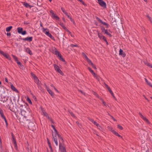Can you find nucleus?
<instances>
[{"label": "nucleus", "instance_id": "obj_28", "mask_svg": "<svg viewBox=\"0 0 152 152\" xmlns=\"http://www.w3.org/2000/svg\"><path fill=\"white\" fill-rule=\"evenodd\" d=\"M105 33L110 37H112L111 34L110 33L108 32L107 30H105Z\"/></svg>", "mask_w": 152, "mask_h": 152}, {"label": "nucleus", "instance_id": "obj_37", "mask_svg": "<svg viewBox=\"0 0 152 152\" xmlns=\"http://www.w3.org/2000/svg\"><path fill=\"white\" fill-rule=\"evenodd\" d=\"M96 19L100 23H101V22L102 21V20H101L99 18H98L97 17H96Z\"/></svg>", "mask_w": 152, "mask_h": 152}, {"label": "nucleus", "instance_id": "obj_18", "mask_svg": "<svg viewBox=\"0 0 152 152\" xmlns=\"http://www.w3.org/2000/svg\"><path fill=\"white\" fill-rule=\"evenodd\" d=\"M3 56L7 59L10 60L11 59V58L10 57L9 55L8 54L5 53Z\"/></svg>", "mask_w": 152, "mask_h": 152}, {"label": "nucleus", "instance_id": "obj_38", "mask_svg": "<svg viewBox=\"0 0 152 152\" xmlns=\"http://www.w3.org/2000/svg\"><path fill=\"white\" fill-rule=\"evenodd\" d=\"M118 128L119 129H120L121 130H122L123 129V127L119 125H118Z\"/></svg>", "mask_w": 152, "mask_h": 152}, {"label": "nucleus", "instance_id": "obj_26", "mask_svg": "<svg viewBox=\"0 0 152 152\" xmlns=\"http://www.w3.org/2000/svg\"><path fill=\"white\" fill-rule=\"evenodd\" d=\"M12 26H10L9 27H7L6 28V31L7 32H9V31L11 28H12Z\"/></svg>", "mask_w": 152, "mask_h": 152}, {"label": "nucleus", "instance_id": "obj_31", "mask_svg": "<svg viewBox=\"0 0 152 152\" xmlns=\"http://www.w3.org/2000/svg\"><path fill=\"white\" fill-rule=\"evenodd\" d=\"M31 75L34 78V80L36 79L37 77L33 73H31Z\"/></svg>", "mask_w": 152, "mask_h": 152}, {"label": "nucleus", "instance_id": "obj_19", "mask_svg": "<svg viewBox=\"0 0 152 152\" xmlns=\"http://www.w3.org/2000/svg\"><path fill=\"white\" fill-rule=\"evenodd\" d=\"M18 32L19 34H20L22 31L23 28L21 27H18L17 28Z\"/></svg>", "mask_w": 152, "mask_h": 152}, {"label": "nucleus", "instance_id": "obj_48", "mask_svg": "<svg viewBox=\"0 0 152 152\" xmlns=\"http://www.w3.org/2000/svg\"><path fill=\"white\" fill-rule=\"evenodd\" d=\"M88 69L91 73L94 72L89 67H88Z\"/></svg>", "mask_w": 152, "mask_h": 152}, {"label": "nucleus", "instance_id": "obj_22", "mask_svg": "<svg viewBox=\"0 0 152 152\" xmlns=\"http://www.w3.org/2000/svg\"><path fill=\"white\" fill-rule=\"evenodd\" d=\"M0 114L1 115V117L2 118H3L4 117H5L4 115L2 110L0 108Z\"/></svg>", "mask_w": 152, "mask_h": 152}, {"label": "nucleus", "instance_id": "obj_45", "mask_svg": "<svg viewBox=\"0 0 152 152\" xmlns=\"http://www.w3.org/2000/svg\"><path fill=\"white\" fill-rule=\"evenodd\" d=\"M27 100L28 102L29 103H30V104H32V102H31V100L29 98H27Z\"/></svg>", "mask_w": 152, "mask_h": 152}, {"label": "nucleus", "instance_id": "obj_41", "mask_svg": "<svg viewBox=\"0 0 152 152\" xmlns=\"http://www.w3.org/2000/svg\"><path fill=\"white\" fill-rule=\"evenodd\" d=\"M93 94L95 95L96 96H97L98 98H99L100 97L98 95V94L95 92H94Z\"/></svg>", "mask_w": 152, "mask_h": 152}, {"label": "nucleus", "instance_id": "obj_34", "mask_svg": "<svg viewBox=\"0 0 152 152\" xmlns=\"http://www.w3.org/2000/svg\"><path fill=\"white\" fill-rule=\"evenodd\" d=\"M12 56L13 57V58H14V59L15 60V61H18V59L17 58L16 56H14V55H12Z\"/></svg>", "mask_w": 152, "mask_h": 152}, {"label": "nucleus", "instance_id": "obj_16", "mask_svg": "<svg viewBox=\"0 0 152 152\" xmlns=\"http://www.w3.org/2000/svg\"><path fill=\"white\" fill-rule=\"evenodd\" d=\"M61 9L63 12L67 16V17L69 18V16L68 15V13L65 11V10L62 7H61Z\"/></svg>", "mask_w": 152, "mask_h": 152}, {"label": "nucleus", "instance_id": "obj_6", "mask_svg": "<svg viewBox=\"0 0 152 152\" xmlns=\"http://www.w3.org/2000/svg\"><path fill=\"white\" fill-rule=\"evenodd\" d=\"M59 148L61 151V152H66L65 148L62 145V143L60 142Z\"/></svg>", "mask_w": 152, "mask_h": 152}, {"label": "nucleus", "instance_id": "obj_53", "mask_svg": "<svg viewBox=\"0 0 152 152\" xmlns=\"http://www.w3.org/2000/svg\"><path fill=\"white\" fill-rule=\"evenodd\" d=\"M144 62L145 64L147 66H148V64H149V63L147 61H144Z\"/></svg>", "mask_w": 152, "mask_h": 152}, {"label": "nucleus", "instance_id": "obj_25", "mask_svg": "<svg viewBox=\"0 0 152 152\" xmlns=\"http://www.w3.org/2000/svg\"><path fill=\"white\" fill-rule=\"evenodd\" d=\"M99 99L102 101V102L103 104H104V106H108V105L107 104L106 102L104 101L100 97L99 98Z\"/></svg>", "mask_w": 152, "mask_h": 152}, {"label": "nucleus", "instance_id": "obj_47", "mask_svg": "<svg viewBox=\"0 0 152 152\" xmlns=\"http://www.w3.org/2000/svg\"><path fill=\"white\" fill-rule=\"evenodd\" d=\"M104 84L105 86V87H106V88L108 90V89H109V88H110L109 87V86L107 85L105 83H104Z\"/></svg>", "mask_w": 152, "mask_h": 152}, {"label": "nucleus", "instance_id": "obj_60", "mask_svg": "<svg viewBox=\"0 0 152 152\" xmlns=\"http://www.w3.org/2000/svg\"><path fill=\"white\" fill-rule=\"evenodd\" d=\"M17 63L18 64H19L20 66H21L22 65V64L20 62H19V61H17Z\"/></svg>", "mask_w": 152, "mask_h": 152}, {"label": "nucleus", "instance_id": "obj_56", "mask_svg": "<svg viewBox=\"0 0 152 152\" xmlns=\"http://www.w3.org/2000/svg\"><path fill=\"white\" fill-rule=\"evenodd\" d=\"M53 129L55 131V133H56V134H57V132H58L56 129H55V127H54V128H53Z\"/></svg>", "mask_w": 152, "mask_h": 152}, {"label": "nucleus", "instance_id": "obj_43", "mask_svg": "<svg viewBox=\"0 0 152 152\" xmlns=\"http://www.w3.org/2000/svg\"><path fill=\"white\" fill-rule=\"evenodd\" d=\"M107 128H108V129L111 132H112V131H113V128L111 127L108 126Z\"/></svg>", "mask_w": 152, "mask_h": 152}, {"label": "nucleus", "instance_id": "obj_21", "mask_svg": "<svg viewBox=\"0 0 152 152\" xmlns=\"http://www.w3.org/2000/svg\"><path fill=\"white\" fill-rule=\"evenodd\" d=\"M52 17L56 19V20H58L59 19V18L53 12H52Z\"/></svg>", "mask_w": 152, "mask_h": 152}, {"label": "nucleus", "instance_id": "obj_8", "mask_svg": "<svg viewBox=\"0 0 152 152\" xmlns=\"http://www.w3.org/2000/svg\"><path fill=\"white\" fill-rule=\"evenodd\" d=\"M35 82L38 85V86L39 88V87H41V82H40L39 80L38 79V78H37L36 79H35L34 80Z\"/></svg>", "mask_w": 152, "mask_h": 152}, {"label": "nucleus", "instance_id": "obj_27", "mask_svg": "<svg viewBox=\"0 0 152 152\" xmlns=\"http://www.w3.org/2000/svg\"><path fill=\"white\" fill-rule=\"evenodd\" d=\"M54 142H55V143L56 145V146L58 145V140H57V138H55L54 140Z\"/></svg>", "mask_w": 152, "mask_h": 152}, {"label": "nucleus", "instance_id": "obj_15", "mask_svg": "<svg viewBox=\"0 0 152 152\" xmlns=\"http://www.w3.org/2000/svg\"><path fill=\"white\" fill-rule=\"evenodd\" d=\"M11 89L13 91L17 92V93L18 92V91L13 86V85L11 83Z\"/></svg>", "mask_w": 152, "mask_h": 152}, {"label": "nucleus", "instance_id": "obj_12", "mask_svg": "<svg viewBox=\"0 0 152 152\" xmlns=\"http://www.w3.org/2000/svg\"><path fill=\"white\" fill-rule=\"evenodd\" d=\"M119 54L120 55L122 56L123 57H124L126 55V54L123 52V50L121 49L120 50Z\"/></svg>", "mask_w": 152, "mask_h": 152}, {"label": "nucleus", "instance_id": "obj_2", "mask_svg": "<svg viewBox=\"0 0 152 152\" xmlns=\"http://www.w3.org/2000/svg\"><path fill=\"white\" fill-rule=\"evenodd\" d=\"M21 113L22 115L23 116V119H24V121H26L27 119H29L30 118H32V117L31 116H30V115H28L27 116L26 115L27 114H26L25 111L23 109H21Z\"/></svg>", "mask_w": 152, "mask_h": 152}, {"label": "nucleus", "instance_id": "obj_13", "mask_svg": "<svg viewBox=\"0 0 152 152\" xmlns=\"http://www.w3.org/2000/svg\"><path fill=\"white\" fill-rule=\"evenodd\" d=\"M45 33L46 35L49 37L51 39L53 40H55V39H54V37L52 35L49 33V31H46Z\"/></svg>", "mask_w": 152, "mask_h": 152}, {"label": "nucleus", "instance_id": "obj_1", "mask_svg": "<svg viewBox=\"0 0 152 152\" xmlns=\"http://www.w3.org/2000/svg\"><path fill=\"white\" fill-rule=\"evenodd\" d=\"M30 118L27 119L26 121H24V122L26 124H28V127L30 129L33 131L36 129V124L33 122H30Z\"/></svg>", "mask_w": 152, "mask_h": 152}, {"label": "nucleus", "instance_id": "obj_7", "mask_svg": "<svg viewBox=\"0 0 152 152\" xmlns=\"http://www.w3.org/2000/svg\"><path fill=\"white\" fill-rule=\"evenodd\" d=\"M45 86L46 89L48 91L49 94L52 96H54V94L52 91L49 89V88L45 84Z\"/></svg>", "mask_w": 152, "mask_h": 152}, {"label": "nucleus", "instance_id": "obj_9", "mask_svg": "<svg viewBox=\"0 0 152 152\" xmlns=\"http://www.w3.org/2000/svg\"><path fill=\"white\" fill-rule=\"evenodd\" d=\"M88 119L91 122L93 123L95 125L97 126V127H100V126L99 125V124L97 123L93 119L89 117L88 118Z\"/></svg>", "mask_w": 152, "mask_h": 152}, {"label": "nucleus", "instance_id": "obj_64", "mask_svg": "<svg viewBox=\"0 0 152 152\" xmlns=\"http://www.w3.org/2000/svg\"><path fill=\"white\" fill-rule=\"evenodd\" d=\"M79 91L82 94H84V95H85V93L83 92L81 90H79Z\"/></svg>", "mask_w": 152, "mask_h": 152}, {"label": "nucleus", "instance_id": "obj_14", "mask_svg": "<svg viewBox=\"0 0 152 152\" xmlns=\"http://www.w3.org/2000/svg\"><path fill=\"white\" fill-rule=\"evenodd\" d=\"M32 37H27L26 38L23 39V40L24 41H27L29 42H31L32 41Z\"/></svg>", "mask_w": 152, "mask_h": 152}, {"label": "nucleus", "instance_id": "obj_50", "mask_svg": "<svg viewBox=\"0 0 152 152\" xmlns=\"http://www.w3.org/2000/svg\"><path fill=\"white\" fill-rule=\"evenodd\" d=\"M86 60L89 64L91 62V61L88 58L87 59H86Z\"/></svg>", "mask_w": 152, "mask_h": 152}, {"label": "nucleus", "instance_id": "obj_33", "mask_svg": "<svg viewBox=\"0 0 152 152\" xmlns=\"http://www.w3.org/2000/svg\"><path fill=\"white\" fill-rule=\"evenodd\" d=\"M55 133V134L54 135H53V134H52L53 138V140H54L55 138H57V135H58V132H57V134H56V133Z\"/></svg>", "mask_w": 152, "mask_h": 152}, {"label": "nucleus", "instance_id": "obj_51", "mask_svg": "<svg viewBox=\"0 0 152 152\" xmlns=\"http://www.w3.org/2000/svg\"><path fill=\"white\" fill-rule=\"evenodd\" d=\"M49 147L50 149L51 152H52V148L51 145V144H49Z\"/></svg>", "mask_w": 152, "mask_h": 152}, {"label": "nucleus", "instance_id": "obj_3", "mask_svg": "<svg viewBox=\"0 0 152 152\" xmlns=\"http://www.w3.org/2000/svg\"><path fill=\"white\" fill-rule=\"evenodd\" d=\"M99 5L104 8H106V3L103 0H97Z\"/></svg>", "mask_w": 152, "mask_h": 152}, {"label": "nucleus", "instance_id": "obj_63", "mask_svg": "<svg viewBox=\"0 0 152 152\" xmlns=\"http://www.w3.org/2000/svg\"><path fill=\"white\" fill-rule=\"evenodd\" d=\"M7 36L9 37H10L11 35L10 33H7Z\"/></svg>", "mask_w": 152, "mask_h": 152}, {"label": "nucleus", "instance_id": "obj_11", "mask_svg": "<svg viewBox=\"0 0 152 152\" xmlns=\"http://www.w3.org/2000/svg\"><path fill=\"white\" fill-rule=\"evenodd\" d=\"M98 35L100 39H103L104 40L105 42H107V40L105 37L103 36H102L100 34L98 33Z\"/></svg>", "mask_w": 152, "mask_h": 152}, {"label": "nucleus", "instance_id": "obj_62", "mask_svg": "<svg viewBox=\"0 0 152 152\" xmlns=\"http://www.w3.org/2000/svg\"><path fill=\"white\" fill-rule=\"evenodd\" d=\"M58 138L60 139V140L62 141L63 142H64V140L61 136L60 137H59V138Z\"/></svg>", "mask_w": 152, "mask_h": 152}, {"label": "nucleus", "instance_id": "obj_57", "mask_svg": "<svg viewBox=\"0 0 152 152\" xmlns=\"http://www.w3.org/2000/svg\"><path fill=\"white\" fill-rule=\"evenodd\" d=\"M53 129L55 131V133H56V134H57V132H58L56 129H55V127H54V128H53Z\"/></svg>", "mask_w": 152, "mask_h": 152}, {"label": "nucleus", "instance_id": "obj_54", "mask_svg": "<svg viewBox=\"0 0 152 152\" xmlns=\"http://www.w3.org/2000/svg\"><path fill=\"white\" fill-rule=\"evenodd\" d=\"M68 18L70 19V20L72 22H73L74 23V21L73 20L72 18H71V17H70V16H69V18Z\"/></svg>", "mask_w": 152, "mask_h": 152}, {"label": "nucleus", "instance_id": "obj_40", "mask_svg": "<svg viewBox=\"0 0 152 152\" xmlns=\"http://www.w3.org/2000/svg\"><path fill=\"white\" fill-rule=\"evenodd\" d=\"M26 31H22L20 34H21L23 35H24L26 34Z\"/></svg>", "mask_w": 152, "mask_h": 152}, {"label": "nucleus", "instance_id": "obj_61", "mask_svg": "<svg viewBox=\"0 0 152 152\" xmlns=\"http://www.w3.org/2000/svg\"><path fill=\"white\" fill-rule=\"evenodd\" d=\"M143 96L148 102H149V100L146 97V96L144 95H143Z\"/></svg>", "mask_w": 152, "mask_h": 152}, {"label": "nucleus", "instance_id": "obj_44", "mask_svg": "<svg viewBox=\"0 0 152 152\" xmlns=\"http://www.w3.org/2000/svg\"><path fill=\"white\" fill-rule=\"evenodd\" d=\"M115 135H116V136H118L119 137H121L122 138V137L120 135H119L118 133H117V132H116V133H115Z\"/></svg>", "mask_w": 152, "mask_h": 152}, {"label": "nucleus", "instance_id": "obj_35", "mask_svg": "<svg viewBox=\"0 0 152 152\" xmlns=\"http://www.w3.org/2000/svg\"><path fill=\"white\" fill-rule=\"evenodd\" d=\"M82 55H83V56L85 57L86 60L88 58L87 56H86V55L84 53H82Z\"/></svg>", "mask_w": 152, "mask_h": 152}, {"label": "nucleus", "instance_id": "obj_42", "mask_svg": "<svg viewBox=\"0 0 152 152\" xmlns=\"http://www.w3.org/2000/svg\"><path fill=\"white\" fill-rule=\"evenodd\" d=\"M3 118L4 119V120L5 121V122L6 123V126H8V123H7V121L6 118H5V117H4V118Z\"/></svg>", "mask_w": 152, "mask_h": 152}, {"label": "nucleus", "instance_id": "obj_20", "mask_svg": "<svg viewBox=\"0 0 152 152\" xmlns=\"http://www.w3.org/2000/svg\"><path fill=\"white\" fill-rule=\"evenodd\" d=\"M145 80L147 84L152 88V85L151 84V83L146 78H145Z\"/></svg>", "mask_w": 152, "mask_h": 152}, {"label": "nucleus", "instance_id": "obj_17", "mask_svg": "<svg viewBox=\"0 0 152 152\" xmlns=\"http://www.w3.org/2000/svg\"><path fill=\"white\" fill-rule=\"evenodd\" d=\"M26 51L30 55L32 54V52L31 50L28 48H27L26 49Z\"/></svg>", "mask_w": 152, "mask_h": 152}, {"label": "nucleus", "instance_id": "obj_58", "mask_svg": "<svg viewBox=\"0 0 152 152\" xmlns=\"http://www.w3.org/2000/svg\"><path fill=\"white\" fill-rule=\"evenodd\" d=\"M68 31L69 32L70 34V35L72 37H74V36L71 33V32L69 31V30Z\"/></svg>", "mask_w": 152, "mask_h": 152}, {"label": "nucleus", "instance_id": "obj_4", "mask_svg": "<svg viewBox=\"0 0 152 152\" xmlns=\"http://www.w3.org/2000/svg\"><path fill=\"white\" fill-rule=\"evenodd\" d=\"M12 141L14 143V147L15 148V149L16 150H18V147L17 146L16 140L15 138L14 137V136L13 135L12 133Z\"/></svg>", "mask_w": 152, "mask_h": 152}, {"label": "nucleus", "instance_id": "obj_10", "mask_svg": "<svg viewBox=\"0 0 152 152\" xmlns=\"http://www.w3.org/2000/svg\"><path fill=\"white\" fill-rule=\"evenodd\" d=\"M41 110L42 112V113L43 115L45 116L48 119H50V118L48 116V114L45 112V110H44L43 108H41Z\"/></svg>", "mask_w": 152, "mask_h": 152}, {"label": "nucleus", "instance_id": "obj_49", "mask_svg": "<svg viewBox=\"0 0 152 152\" xmlns=\"http://www.w3.org/2000/svg\"><path fill=\"white\" fill-rule=\"evenodd\" d=\"M70 46L71 47H77L78 46L77 45H73V44H71L70 45Z\"/></svg>", "mask_w": 152, "mask_h": 152}, {"label": "nucleus", "instance_id": "obj_30", "mask_svg": "<svg viewBox=\"0 0 152 152\" xmlns=\"http://www.w3.org/2000/svg\"><path fill=\"white\" fill-rule=\"evenodd\" d=\"M146 16L148 18L150 22L152 23V18L148 15H147Z\"/></svg>", "mask_w": 152, "mask_h": 152}, {"label": "nucleus", "instance_id": "obj_39", "mask_svg": "<svg viewBox=\"0 0 152 152\" xmlns=\"http://www.w3.org/2000/svg\"><path fill=\"white\" fill-rule=\"evenodd\" d=\"M69 113H70V115H71L72 116V117H74L75 118V115H74V114L72 112H70L69 111Z\"/></svg>", "mask_w": 152, "mask_h": 152}, {"label": "nucleus", "instance_id": "obj_55", "mask_svg": "<svg viewBox=\"0 0 152 152\" xmlns=\"http://www.w3.org/2000/svg\"><path fill=\"white\" fill-rule=\"evenodd\" d=\"M139 114L140 115V116L141 117V118H143V117H144L142 115V114L140 113H139Z\"/></svg>", "mask_w": 152, "mask_h": 152}, {"label": "nucleus", "instance_id": "obj_46", "mask_svg": "<svg viewBox=\"0 0 152 152\" xmlns=\"http://www.w3.org/2000/svg\"><path fill=\"white\" fill-rule=\"evenodd\" d=\"M108 91H109L110 93L112 95H113V93L112 90H111L110 88H109L108 89Z\"/></svg>", "mask_w": 152, "mask_h": 152}, {"label": "nucleus", "instance_id": "obj_23", "mask_svg": "<svg viewBox=\"0 0 152 152\" xmlns=\"http://www.w3.org/2000/svg\"><path fill=\"white\" fill-rule=\"evenodd\" d=\"M24 5L26 7H29V8H31V7H33V6H30L27 3H25L24 4Z\"/></svg>", "mask_w": 152, "mask_h": 152}, {"label": "nucleus", "instance_id": "obj_36", "mask_svg": "<svg viewBox=\"0 0 152 152\" xmlns=\"http://www.w3.org/2000/svg\"><path fill=\"white\" fill-rule=\"evenodd\" d=\"M60 58V60L62 61H64L65 60L62 57L61 55L60 56H59Z\"/></svg>", "mask_w": 152, "mask_h": 152}, {"label": "nucleus", "instance_id": "obj_59", "mask_svg": "<svg viewBox=\"0 0 152 152\" xmlns=\"http://www.w3.org/2000/svg\"><path fill=\"white\" fill-rule=\"evenodd\" d=\"M92 74L94 77L95 76H96L97 75L94 72H93L92 73Z\"/></svg>", "mask_w": 152, "mask_h": 152}, {"label": "nucleus", "instance_id": "obj_32", "mask_svg": "<svg viewBox=\"0 0 152 152\" xmlns=\"http://www.w3.org/2000/svg\"><path fill=\"white\" fill-rule=\"evenodd\" d=\"M94 77L96 78V79L98 80V81H100V79L99 78V77L98 75H96V76H95Z\"/></svg>", "mask_w": 152, "mask_h": 152}, {"label": "nucleus", "instance_id": "obj_24", "mask_svg": "<svg viewBox=\"0 0 152 152\" xmlns=\"http://www.w3.org/2000/svg\"><path fill=\"white\" fill-rule=\"evenodd\" d=\"M54 53L55 54L58 55V56H60L61 55L59 52L57 51V50H56L55 51Z\"/></svg>", "mask_w": 152, "mask_h": 152}, {"label": "nucleus", "instance_id": "obj_5", "mask_svg": "<svg viewBox=\"0 0 152 152\" xmlns=\"http://www.w3.org/2000/svg\"><path fill=\"white\" fill-rule=\"evenodd\" d=\"M54 67L56 71L61 75H63V73L61 70L59 68V67L56 64L54 65Z\"/></svg>", "mask_w": 152, "mask_h": 152}, {"label": "nucleus", "instance_id": "obj_29", "mask_svg": "<svg viewBox=\"0 0 152 152\" xmlns=\"http://www.w3.org/2000/svg\"><path fill=\"white\" fill-rule=\"evenodd\" d=\"M101 23L105 26H107V28H108V25L107 23L105 22H103L102 21Z\"/></svg>", "mask_w": 152, "mask_h": 152}, {"label": "nucleus", "instance_id": "obj_52", "mask_svg": "<svg viewBox=\"0 0 152 152\" xmlns=\"http://www.w3.org/2000/svg\"><path fill=\"white\" fill-rule=\"evenodd\" d=\"M4 53H5L3 52V51L1 50L0 51V53L2 54V55H3Z\"/></svg>", "mask_w": 152, "mask_h": 152}]
</instances>
